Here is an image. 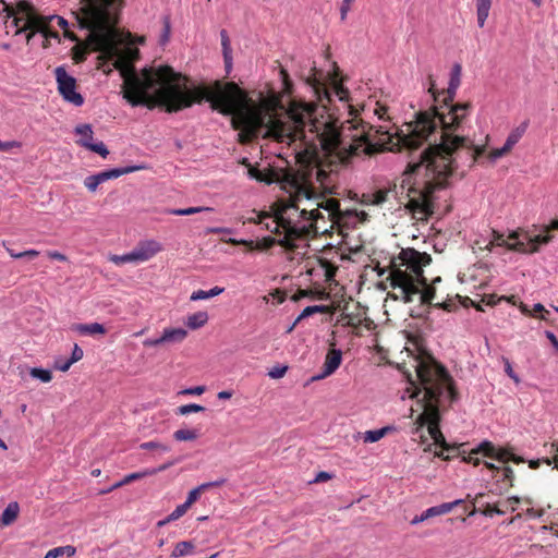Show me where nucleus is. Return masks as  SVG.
<instances>
[{"label":"nucleus","instance_id":"f257e3e1","mask_svg":"<svg viewBox=\"0 0 558 558\" xmlns=\"http://www.w3.org/2000/svg\"><path fill=\"white\" fill-rule=\"evenodd\" d=\"M89 2L90 9H85V1H80L78 8L72 12L75 24L88 32L87 44L93 50L112 60V65L123 77V97L132 106L147 105L151 108L157 104L168 112H177L206 100L214 110L228 116L243 105L244 90L234 82L216 81L209 86L189 88V78L169 65L145 68L137 73L131 59L133 52L125 56L118 46L116 26L123 0Z\"/></svg>","mask_w":558,"mask_h":558},{"label":"nucleus","instance_id":"f03ea898","mask_svg":"<svg viewBox=\"0 0 558 558\" xmlns=\"http://www.w3.org/2000/svg\"><path fill=\"white\" fill-rule=\"evenodd\" d=\"M244 102L231 114L232 126L238 130V141L248 144L258 136L262 129H266L265 136L279 143H293L300 141L307 144V133L317 140L326 160H322L316 144L310 145L305 151L310 155V162L304 169L291 174H303L319 183L325 193H332V175L341 166H347L351 159L342 161L337 154L348 147L339 133L338 120L331 116H318V106L301 99H292L284 109L279 96H271L258 106H250L251 99L244 92Z\"/></svg>","mask_w":558,"mask_h":558},{"label":"nucleus","instance_id":"7ed1b4c3","mask_svg":"<svg viewBox=\"0 0 558 558\" xmlns=\"http://www.w3.org/2000/svg\"><path fill=\"white\" fill-rule=\"evenodd\" d=\"M456 132H439V144L429 145L422 151L420 160L410 162L400 178L401 194L408 198L405 208L417 221H427L434 215V193L448 186V179L457 168L453 153L466 148L470 167L485 153V146H475L468 136Z\"/></svg>","mask_w":558,"mask_h":558},{"label":"nucleus","instance_id":"20e7f679","mask_svg":"<svg viewBox=\"0 0 558 558\" xmlns=\"http://www.w3.org/2000/svg\"><path fill=\"white\" fill-rule=\"evenodd\" d=\"M408 360L396 363V367L405 376L409 386L401 399H417L423 408L415 420L416 430L427 426L428 434L434 444L441 448L435 452L437 457L449 460L458 453L459 448L449 445L440 430V407L448 401V405L459 399L454 379L448 369L438 362L430 351H405Z\"/></svg>","mask_w":558,"mask_h":558},{"label":"nucleus","instance_id":"39448f33","mask_svg":"<svg viewBox=\"0 0 558 558\" xmlns=\"http://www.w3.org/2000/svg\"><path fill=\"white\" fill-rule=\"evenodd\" d=\"M350 108L352 118L339 125V133L348 145V147H344L337 154L338 158L342 161L361 155H372L381 150L388 144H391L390 150H413L429 140L422 138L420 142L410 145L411 143L405 141V133H408V125L413 121L405 123V129L396 128V131L392 133L388 126L380 125L376 128L364 121L357 116V111L353 107Z\"/></svg>","mask_w":558,"mask_h":558},{"label":"nucleus","instance_id":"423d86ee","mask_svg":"<svg viewBox=\"0 0 558 558\" xmlns=\"http://www.w3.org/2000/svg\"><path fill=\"white\" fill-rule=\"evenodd\" d=\"M432 257L427 253H421L414 248H402L397 257H393L389 265L387 280L391 288L388 296L403 303L413 302L418 296L423 305H434L436 295L434 286L427 283L423 268L429 265ZM435 306L449 310L447 303H436Z\"/></svg>","mask_w":558,"mask_h":558},{"label":"nucleus","instance_id":"0eeeda50","mask_svg":"<svg viewBox=\"0 0 558 558\" xmlns=\"http://www.w3.org/2000/svg\"><path fill=\"white\" fill-rule=\"evenodd\" d=\"M459 87L448 84L446 90L439 93L435 89V83L432 81L428 92L432 94L435 105L425 111L416 113V119L408 125L405 138L413 145L422 138L440 132L459 131L463 121L470 114L473 106L470 101L453 104Z\"/></svg>","mask_w":558,"mask_h":558},{"label":"nucleus","instance_id":"6e6552de","mask_svg":"<svg viewBox=\"0 0 558 558\" xmlns=\"http://www.w3.org/2000/svg\"><path fill=\"white\" fill-rule=\"evenodd\" d=\"M310 193L311 191L304 183H301V185L296 184V195L294 199L292 198L290 204L281 203V206L275 211L271 222H264V228L272 233L280 234V229H282L283 238L278 240V245L287 250H293L296 247V240L308 238V231L312 225L308 222L303 223L302 218L308 214L310 217L306 219L315 220L313 210H308L307 208L301 210L298 204L294 203L302 197L308 199Z\"/></svg>","mask_w":558,"mask_h":558},{"label":"nucleus","instance_id":"1a4fd4ad","mask_svg":"<svg viewBox=\"0 0 558 558\" xmlns=\"http://www.w3.org/2000/svg\"><path fill=\"white\" fill-rule=\"evenodd\" d=\"M315 220L306 219L310 215H305L302 218L303 223H311L312 228L308 231V236L317 234L322 229V232L327 231L325 225L327 221H338L341 218L340 202L336 198H325L320 195V199L316 202V207L312 208Z\"/></svg>","mask_w":558,"mask_h":558},{"label":"nucleus","instance_id":"9d476101","mask_svg":"<svg viewBox=\"0 0 558 558\" xmlns=\"http://www.w3.org/2000/svg\"><path fill=\"white\" fill-rule=\"evenodd\" d=\"M17 11L25 15V21L15 34L26 32V43L29 44L36 33L41 34V31L45 29V16L38 14L34 5L26 0L17 2Z\"/></svg>","mask_w":558,"mask_h":558},{"label":"nucleus","instance_id":"9b49d317","mask_svg":"<svg viewBox=\"0 0 558 558\" xmlns=\"http://www.w3.org/2000/svg\"><path fill=\"white\" fill-rule=\"evenodd\" d=\"M286 182L290 185L291 192L290 196L287 201L282 202V204H290L292 198L294 199L296 195V183L298 185H301V183H304L306 187L311 191L310 198L302 197L301 199L295 201L294 204H298L299 209L307 208L312 209L316 207V202L320 199V194L316 192V189L314 185L311 184V179L303 174H286Z\"/></svg>","mask_w":558,"mask_h":558},{"label":"nucleus","instance_id":"f8f14e48","mask_svg":"<svg viewBox=\"0 0 558 558\" xmlns=\"http://www.w3.org/2000/svg\"><path fill=\"white\" fill-rule=\"evenodd\" d=\"M54 77L58 84V92L65 101L77 107L84 104L83 96L76 92V80L68 74L64 66L61 65L54 69Z\"/></svg>","mask_w":558,"mask_h":558},{"label":"nucleus","instance_id":"ddd939ff","mask_svg":"<svg viewBox=\"0 0 558 558\" xmlns=\"http://www.w3.org/2000/svg\"><path fill=\"white\" fill-rule=\"evenodd\" d=\"M473 453H481L484 457L495 459L502 463L512 461L517 464H520L524 462V459L522 457L514 454L511 451V448L497 447L492 441L488 440L481 442L476 448H474Z\"/></svg>","mask_w":558,"mask_h":558},{"label":"nucleus","instance_id":"4468645a","mask_svg":"<svg viewBox=\"0 0 558 558\" xmlns=\"http://www.w3.org/2000/svg\"><path fill=\"white\" fill-rule=\"evenodd\" d=\"M484 468L493 473L496 494L502 495L513 487L514 472L510 466L499 468L492 462H484Z\"/></svg>","mask_w":558,"mask_h":558},{"label":"nucleus","instance_id":"2eb2a0df","mask_svg":"<svg viewBox=\"0 0 558 558\" xmlns=\"http://www.w3.org/2000/svg\"><path fill=\"white\" fill-rule=\"evenodd\" d=\"M509 239L513 240V244L509 245V250L520 253H535L538 251L539 245L551 241V235L546 232V234H538L534 238L526 235L524 240H519L518 233L513 232L509 235Z\"/></svg>","mask_w":558,"mask_h":558},{"label":"nucleus","instance_id":"dca6fc26","mask_svg":"<svg viewBox=\"0 0 558 558\" xmlns=\"http://www.w3.org/2000/svg\"><path fill=\"white\" fill-rule=\"evenodd\" d=\"M342 351H328L324 365H323V372L320 374H317L315 376H312L305 384V386H308L311 383L322 380L331 374L336 372V369L340 366L342 356Z\"/></svg>","mask_w":558,"mask_h":558},{"label":"nucleus","instance_id":"f3484780","mask_svg":"<svg viewBox=\"0 0 558 558\" xmlns=\"http://www.w3.org/2000/svg\"><path fill=\"white\" fill-rule=\"evenodd\" d=\"M162 251V245L156 240L141 241L135 248L133 254L137 263L146 262L153 258L156 254Z\"/></svg>","mask_w":558,"mask_h":558},{"label":"nucleus","instance_id":"a211bd4d","mask_svg":"<svg viewBox=\"0 0 558 558\" xmlns=\"http://www.w3.org/2000/svg\"><path fill=\"white\" fill-rule=\"evenodd\" d=\"M187 332L183 328H167L162 331V335L154 340L145 342L148 345H158L161 343H179L183 341Z\"/></svg>","mask_w":558,"mask_h":558},{"label":"nucleus","instance_id":"6ab92c4d","mask_svg":"<svg viewBox=\"0 0 558 558\" xmlns=\"http://www.w3.org/2000/svg\"><path fill=\"white\" fill-rule=\"evenodd\" d=\"M330 254L338 255L336 251L329 248L324 251L323 255L317 258L320 268L324 270L325 279L328 282L335 280L336 274L338 271V266L332 262L331 258L328 257Z\"/></svg>","mask_w":558,"mask_h":558},{"label":"nucleus","instance_id":"aec40b11","mask_svg":"<svg viewBox=\"0 0 558 558\" xmlns=\"http://www.w3.org/2000/svg\"><path fill=\"white\" fill-rule=\"evenodd\" d=\"M146 169V166L144 165H137V166H128V167H122V168H116V169H110V170H106V171H101L99 173H97V178L99 179V182L100 184L105 181H108V180H111V179H117L123 174H129V173H132V172H135V171H140V170H144Z\"/></svg>","mask_w":558,"mask_h":558},{"label":"nucleus","instance_id":"412c9836","mask_svg":"<svg viewBox=\"0 0 558 558\" xmlns=\"http://www.w3.org/2000/svg\"><path fill=\"white\" fill-rule=\"evenodd\" d=\"M146 169V166L144 165H137V166H128V167H122V168H116V169H110V170H106V171H101L99 173H97V178L99 179V182L100 184L105 181H108V180H111V179H117L123 174H129V173H132V172H135V171H140V170H144Z\"/></svg>","mask_w":558,"mask_h":558},{"label":"nucleus","instance_id":"4be33fe9","mask_svg":"<svg viewBox=\"0 0 558 558\" xmlns=\"http://www.w3.org/2000/svg\"><path fill=\"white\" fill-rule=\"evenodd\" d=\"M173 464H174V462L170 461V462H167L165 464L159 465L156 469H146V470L141 471V472H134V473L125 475L121 481H122L123 485H126V484H130V483H132L134 481L142 480V478H144L146 476H151V475H155V474H157L159 472H163L167 469H169L170 466H172Z\"/></svg>","mask_w":558,"mask_h":558},{"label":"nucleus","instance_id":"5701e85b","mask_svg":"<svg viewBox=\"0 0 558 558\" xmlns=\"http://www.w3.org/2000/svg\"><path fill=\"white\" fill-rule=\"evenodd\" d=\"M484 494L480 493L475 496L474 501L472 502V509L469 511V515H473L477 511H481L486 517H493L494 514H505L508 510L502 505V502L492 506L490 504H486L483 509L477 510L475 507V502L482 498Z\"/></svg>","mask_w":558,"mask_h":558},{"label":"nucleus","instance_id":"b1692460","mask_svg":"<svg viewBox=\"0 0 558 558\" xmlns=\"http://www.w3.org/2000/svg\"><path fill=\"white\" fill-rule=\"evenodd\" d=\"M331 312L328 306L325 305H313L305 307L294 322V326L302 323L305 319L313 318L315 315L328 316Z\"/></svg>","mask_w":558,"mask_h":558},{"label":"nucleus","instance_id":"393cba45","mask_svg":"<svg viewBox=\"0 0 558 558\" xmlns=\"http://www.w3.org/2000/svg\"><path fill=\"white\" fill-rule=\"evenodd\" d=\"M71 330L75 331L82 336H95V335H104L106 332L105 327L98 323L92 324H73L71 326Z\"/></svg>","mask_w":558,"mask_h":558},{"label":"nucleus","instance_id":"a878e982","mask_svg":"<svg viewBox=\"0 0 558 558\" xmlns=\"http://www.w3.org/2000/svg\"><path fill=\"white\" fill-rule=\"evenodd\" d=\"M389 190L380 189L375 192L364 193L361 203L364 205H381L388 198Z\"/></svg>","mask_w":558,"mask_h":558},{"label":"nucleus","instance_id":"bb28decb","mask_svg":"<svg viewBox=\"0 0 558 558\" xmlns=\"http://www.w3.org/2000/svg\"><path fill=\"white\" fill-rule=\"evenodd\" d=\"M20 513V506L17 502H10L7 508L3 510L0 517V525L9 526L15 522Z\"/></svg>","mask_w":558,"mask_h":558},{"label":"nucleus","instance_id":"cd10ccee","mask_svg":"<svg viewBox=\"0 0 558 558\" xmlns=\"http://www.w3.org/2000/svg\"><path fill=\"white\" fill-rule=\"evenodd\" d=\"M492 4L493 0H475L477 24L481 28L487 21Z\"/></svg>","mask_w":558,"mask_h":558},{"label":"nucleus","instance_id":"c85d7f7f","mask_svg":"<svg viewBox=\"0 0 558 558\" xmlns=\"http://www.w3.org/2000/svg\"><path fill=\"white\" fill-rule=\"evenodd\" d=\"M84 351H72L69 359L58 357L53 362V368L60 372H66L72 364L76 363L83 357Z\"/></svg>","mask_w":558,"mask_h":558},{"label":"nucleus","instance_id":"c756f323","mask_svg":"<svg viewBox=\"0 0 558 558\" xmlns=\"http://www.w3.org/2000/svg\"><path fill=\"white\" fill-rule=\"evenodd\" d=\"M207 320H208L207 312L199 311L192 315H189L186 317L185 325L190 329L194 330V329L203 327L207 323Z\"/></svg>","mask_w":558,"mask_h":558},{"label":"nucleus","instance_id":"7c9ffc66","mask_svg":"<svg viewBox=\"0 0 558 558\" xmlns=\"http://www.w3.org/2000/svg\"><path fill=\"white\" fill-rule=\"evenodd\" d=\"M194 549H195V545L193 542L182 541V542L177 543V545L174 546V548L171 553V557L178 558V557L191 555V554H193Z\"/></svg>","mask_w":558,"mask_h":558},{"label":"nucleus","instance_id":"2f4dec72","mask_svg":"<svg viewBox=\"0 0 558 558\" xmlns=\"http://www.w3.org/2000/svg\"><path fill=\"white\" fill-rule=\"evenodd\" d=\"M526 126H527V123L524 122L522 123L521 125H519L518 128H515L514 130H512L510 132V134L508 135L507 140H506V143H505V146L507 148H509L510 150L512 149V147L521 140V137L524 135L525 131H526Z\"/></svg>","mask_w":558,"mask_h":558},{"label":"nucleus","instance_id":"473e14b6","mask_svg":"<svg viewBox=\"0 0 558 558\" xmlns=\"http://www.w3.org/2000/svg\"><path fill=\"white\" fill-rule=\"evenodd\" d=\"M392 429H393V427L385 426L379 429L366 430L363 434V440H364V442H376V441L380 440L381 438H384Z\"/></svg>","mask_w":558,"mask_h":558},{"label":"nucleus","instance_id":"72a5a7b5","mask_svg":"<svg viewBox=\"0 0 558 558\" xmlns=\"http://www.w3.org/2000/svg\"><path fill=\"white\" fill-rule=\"evenodd\" d=\"M77 144L81 146L99 154L102 158H106L109 154V150L107 149L106 145L102 142L93 143L87 140H80L77 141Z\"/></svg>","mask_w":558,"mask_h":558},{"label":"nucleus","instance_id":"f704fd0d","mask_svg":"<svg viewBox=\"0 0 558 558\" xmlns=\"http://www.w3.org/2000/svg\"><path fill=\"white\" fill-rule=\"evenodd\" d=\"M223 291H225V288L216 286L213 289H210L209 291H204V290L194 291L191 294L190 299H191V301L206 300V299L217 296V295L221 294Z\"/></svg>","mask_w":558,"mask_h":558},{"label":"nucleus","instance_id":"c9c22d12","mask_svg":"<svg viewBox=\"0 0 558 558\" xmlns=\"http://www.w3.org/2000/svg\"><path fill=\"white\" fill-rule=\"evenodd\" d=\"M75 553H76L75 547H73L71 545L60 546V547H54V548L48 550L44 558H58L63 555H66L68 557H72L75 555Z\"/></svg>","mask_w":558,"mask_h":558},{"label":"nucleus","instance_id":"e433bc0d","mask_svg":"<svg viewBox=\"0 0 558 558\" xmlns=\"http://www.w3.org/2000/svg\"><path fill=\"white\" fill-rule=\"evenodd\" d=\"M173 437L178 441H191L198 437L196 429L182 428L174 432Z\"/></svg>","mask_w":558,"mask_h":558},{"label":"nucleus","instance_id":"4c0bfd02","mask_svg":"<svg viewBox=\"0 0 558 558\" xmlns=\"http://www.w3.org/2000/svg\"><path fill=\"white\" fill-rule=\"evenodd\" d=\"M220 38H221V46H222V52L225 57L226 64H229L231 62V46H230V38L226 29L220 31Z\"/></svg>","mask_w":558,"mask_h":558},{"label":"nucleus","instance_id":"58836bf2","mask_svg":"<svg viewBox=\"0 0 558 558\" xmlns=\"http://www.w3.org/2000/svg\"><path fill=\"white\" fill-rule=\"evenodd\" d=\"M29 375L40 380L41 383H49L52 379V374L49 369L33 367L29 369Z\"/></svg>","mask_w":558,"mask_h":558},{"label":"nucleus","instance_id":"ea45409f","mask_svg":"<svg viewBox=\"0 0 558 558\" xmlns=\"http://www.w3.org/2000/svg\"><path fill=\"white\" fill-rule=\"evenodd\" d=\"M210 207H189L182 209H171L169 213L175 216H190L202 211H213Z\"/></svg>","mask_w":558,"mask_h":558},{"label":"nucleus","instance_id":"a19ab883","mask_svg":"<svg viewBox=\"0 0 558 558\" xmlns=\"http://www.w3.org/2000/svg\"><path fill=\"white\" fill-rule=\"evenodd\" d=\"M5 11L8 16H13L12 24L16 27V29L22 27L25 21V15L17 11V5L15 8L7 7Z\"/></svg>","mask_w":558,"mask_h":558},{"label":"nucleus","instance_id":"79ce46f5","mask_svg":"<svg viewBox=\"0 0 558 558\" xmlns=\"http://www.w3.org/2000/svg\"><path fill=\"white\" fill-rule=\"evenodd\" d=\"M511 244L513 242L509 243L501 233L493 231V240L486 245V248L490 251L493 246H506L509 250Z\"/></svg>","mask_w":558,"mask_h":558},{"label":"nucleus","instance_id":"37998d69","mask_svg":"<svg viewBox=\"0 0 558 558\" xmlns=\"http://www.w3.org/2000/svg\"><path fill=\"white\" fill-rule=\"evenodd\" d=\"M289 369L287 364H278L268 369L267 375L272 379L282 378Z\"/></svg>","mask_w":558,"mask_h":558},{"label":"nucleus","instance_id":"c03bdc74","mask_svg":"<svg viewBox=\"0 0 558 558\" xmlns=\"http://www.w3.org/2000/svg\"><path fill=\"white\" fill-rule=\"evenodd\" d=\"M58 19V25L63 29L64 37L71 39L72 41H80L78 37L69 29V22L62 16H56Z\"/></svg>","mask_w":558,"mask_h":558},{"label":"nucleus","instance_id":"a18cd8bd","mask_svg":"<svg viewBox=\"0 0 558 558\" xmlns=\"http://www.w3.org/2000/svg\"><path fill=\"white\" fill-rule=\"evenodd\" d=\"M462 66L459 63L453 64L450 73L449 84L459 87L461 84Z\"/></svg>","mask_w":558,"mask_h":558},{"label":"nucleus","instance_id":"49530a36","mask_svg":"<svg viewBox=\"0 0 558 558\" xmlns=\"http://www.w3.org/2000/svg\"><path fill=\"white\" fill-rule=\"evenodd\" d=\"M54 19V16H45V29L41 31V35L44 36V38L46 39H58L60 41V37H59V34L58 32L56 31H52L50 28V21Z\"/></svg>","mask_w":558,"mask_h":558},{"label":"nucleus","instance_id":"de8ad7c7","mask_svg":"<svg viewBox=\"0 0 558 558\" xmlns=\"http://www.w3.org/2000/svg\"><path fill=\"white\" fill-rule=\"evenodd\" d=\"M110 260L116 265H122L125 263H137L133 254V251L123 255H112L110 256Z\"/></svg>","mask_w":558,"mask_h":558},{"label":"nucleus","instance_id":"09e8293b","mask_svg":"<svg viewBox=\"0 0 558 558\" xmlns=\"http://www.w3.org/2000/svg\"><path fill=\"white\" fill-rule=\"evenodd\" d=\"M140 448L143 449V450H159V451H162V452H167L170 450V448L167 446V445H163L159 441H147V442H142L140 445Z\"/></svg>","mask_w":558,"mask_h":558},{"label":"nucleus","instance_id":"8fccbe9b","mask_svg":"<svg viewBox=\"0 0 558 558\" xmlns=\"http://www.w3.org/2000/svg\"><path fill=\"white\" fill-rule=\"evenodd\" d=\"M205 408L199 404L191 403V404H184L177 409V413L180 415H186L193 412H202Z\"/></svg>","mask_w":558,"mask_h":558},{"label":"nucleus","instance_id":"3c124183","mask_svg":"<svg viewBox=\"0 0 558 558\" xmlns=\"http://www.w3.org/2000/svg\"><path fill=\"white\" fill-rule=\"evenodd\" d=\"M278 244V240L272 236H265L260 241L256 242L257 251H266Z\"/></svg>","mask_w":558,"mask_h":558},{"label":"nucleus","instance_id":"603ef678","mask_svg":"<svg viewBox=\"0 0 558 558\" xmlns=\"http://www.w3.org/2000/svg\"><path fill=\"white\" fill-rule=\"evenodd\" d=\"M225 242L228 244H231V245H244L250 251L256 250V242H254L253 240H244V239L238 240L234 238H230V239L226 240Z\"/></svg>","mask_w":558,"mask_h":558},{"label":"nucleus","instance_id":"864d4df0","mask_svg":"<svg viewBox=\"0 0 558 558\" xmlns=\"http://www.w3.org/2000/svg\"><path fill=\"white\" fill-rule=\"evenodd\" d=\"M76 134L82 135L81 140H87L92 142L93 140V130L89 124H81L75 128Z\"/></svg>","mask_w":558,"mask_h":558},{"label":"nucleus","instance_id":"5fc2aeb1","mask_svg":"<svg viewBox=\"0 0 558 558\" xmlns=\"http://www.w3.org/2000/svg\"><path fill=\"white\" fill-rule=\"evenodd\" d=\"M189 507L185 504L177 506V508L168 515V521H175L186 513Z\"/></svg>","mask_w":558,"mask_h":558},{"label":"nucleus","instance_id":"6e6d98bb","mask_svg":"<svg viewBox=\"0 0 558 558\" xmlns=\"http://www.w3.org/2000/svg\"><path fill=\"white\" fill-rule=\"evenodd\" d=\"M462 502H463L462 499H458L452 502H445V504L437 506V509L440 514H445V513L450 512L452 509H454L457 506H459Z\"/></svg>","mask_w":558,"mask_h":558},{"label":"nucleus","instance_id":"4d7b16f0","mask_svg":"<svg viewBox=\"0 0 558 558\" xmlns=\"http://www.w3.org/2000/svg\"><path fill=\"white\" fill-rule=\"evenodd\" d=\"M73 60L75 63L83 62L86 59L87 50L85 48H81L80 46H74L73 49Z\"/></svg>","mask_w":558,"mask_h":558},{"label":"nucleus","instance_id":"13d9d810","mask_svg":"<svg viewBox=\"0 0 558 558\" xmlns=\"http://www.w3.org/2000/svg\"><path fill=\"white\" fill-rule=\"evenodd\" d=\"M269 298L271 299L272 304L278 305V304H281L286 300L287 294L284 291L276 289L275 291L269 293Z\"/></svg>","mask_w":558,"mask_h":558},{"label":"nucleus","instance_id":"bf43d9fd","mask_svg":"<svg viewBox=\"0 0 558 558\" xmlns=\"http://www.w3.org/2000/svg\"><path fill=\"white\" fill-rule=\"evenodd\" d=\"M280 74H281V78H282V83H283V92L286 94H291L292 93V82L289 77L287 70L281 69Z\"/></svg>","mask_w":558,"mask_h":558},{"label":"nucleus","instance_id":"052dcab7","mask_svg":"<svg viewBox=\"0 0 558 558\" xmlns=\"http://www.w3.org/2000/svg\"><path fill=\"white\" fill-rule=\"evenodd\" d=\"M354 1L355 0H342L340 8H339L341 21H345L348 13L351 10V5Z\"/></svg>","mask_w":558,"mask_h":558},{"label":"nucleus","instance_id":"680f3d73","mask_svg":"<svg viewBox=\"0 0 558 558\" xmlns=\"http://www.w3.org/2000/svg\"><path fill=\"white\" fill-rule=\"evenodd\" d=\"M553 453V458L549 459V458H546L544 459V462L547 464V465H550L553 462L555 463V468L558 469V441H555L551 444V451Z\"/></svg>","mask_w":558,"mask_h":558},{"label":"nucleus","instance_id":"e2e57ef3","mask_svg":"<svg viewBox=\"0 0 558 558\" xmlns=\"http://www.w3.org/2000/svg\"><path fill=\"white\" fill-rule=\"evenodd\" d=\"M272 216L269 213L260 211L254 218H248L247 222L255 225H264L265 220L270 219Z\"/></svg>","mask_w":558,"mask_h":558},{"label":"nucleus","instance_id":"0e129e2a","mask_svg":"<svg viewBox=\"0 0 558 558\" xmlns=\"http://www.w3.org/2000/svg\"><path fill=\"white\" fill-rule=\"evenodd\" d=\"M521 500L522 499L520 497L512 496L502 501V505L507 508V510L514 511Z\"/></svg>","mask_w":558,"mask_h":558},{"label":"nucleus","instance_id":"69168bd1","mask_svg":"<svg viewBox=\"0 0 558 558\" xmlns=\"http://www.w3.org/2000/svg\"><path fill=\"white\" fill-rule=\"evenodd\" d=\"M84 184L89 191L95 192L97 190L98 185L100 184V182H99V179L97 178V175L94 174V175L87 177L84 181Z\"/></svg>","mask_w":558,"mask_h":558},{"label":"nucleus","instance_id":"338daca9","mask_svg":"<svg viewBox=\"0 0 558 558\" xmlns=\"http://www.w3.org/2000/svg\"><path fill=\"white\" fill-rule=\"evenodd\" d=\"M510 151L509 148H507L505 145L501 148H496L489 151L488 158L490 160H496L498 158H501L502 156L507 155Z\"/></svg>","mask_w":558,"mask_h":558},{"label":"nucleus","instance_id":"774afa93","mask_svg":"<svg viewBox=\"0 0 558 558\" xmlns=\"http://www.w3.org/2000/svg\"><path fill=\"white\" fill-rule=\"evenodd\" d=\"M202 492L199 490L198 487L192 489L190 493H189V496H187V499L185 500V505L190 508L194 502L197 501V499L199 498Z\"/></svg>","mask_w":558,"mask_h":558}]
</instances>
